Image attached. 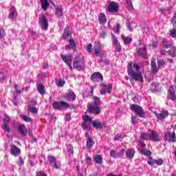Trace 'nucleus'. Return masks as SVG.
I'll use <instances>...</instances> for the list:
<instances>
[{"mask_svg":"<svg viewBox=\"0 0 176 176\" xmlns=\"http://www.w3.org/2000/svg\"><path fill=\"white\" fill-rule=\"evenodd\" d=\"M101 104V101L100 100V98L94 96V102L93 104H88V112L89 113H94L95 115H100L101 113V109L99 106Z\"/></svg>","mask_w":176,"mask_h":176,"instance_id":"f257e3e1","label":"nucleus"},{"mask_svg":"<svg viewBox=\"0 0 176 176\" xmlns=\"http://www.w3.org/2000/svg\"><path fill=\"white\" fill-rule=\"evenodd\" d=\"M127 71L129 76L134 79L136 82H144V77L142 73L133 69V64L129 63L127 66Z\"/></svg>","mask_w":176,"mask_h":176,"instance_id":"f03ea898","label":"nucleus"},{"mask_svg":"<svg viewBox=\"0 0 176 176\" xmlns=\"http://www.w3.org/2000/svg\"><path fill=\"white\" fill-rule=\"evenodd\" d=\"M164 140L165 141H170V142H175V131L174 129H168L164 133Z\"/></svg>","mask_w":176,"mask_h":176,"instance_id":"7ed1b4c3","label":"nucleus"},{"mask_svg":"<svg viewBox=\"0 0 176 176\" xmlns=\"http://www.w3.org/2000/svg\"><path fill=\"white\" fill-rule=\"evenodd\" d=\"M130 109L132 110L133 112H135L140 118H145V111L144 109H142V107L137 104H131Z\"/></svg>","mask_w":176,"mask_h":176,"instance_id":"20e7f679","label":"nucleus"},{"mask_svg":"<svg viewBox=\"0 0 176 176\" xmlns=\"http://www.w3.org/2000/svg\"><path fill=\"white\" fill-rule=\"evenodd\" d=\"M93 122V118L87 115L83 116V122L82 123V126L84 130H91V123Z\"/></svg>","mask_w":176,"mask_h":176,"instance_id":"39448f33","label":"nucleus"},{"mask_svg":"<svg viewBox=\"0 0 176 176\" xmlns=\"http://www.w3.org/2000/svg\"><path fill=\"white\" fill-rule=\"evenodd\" d=\"M38 20L41 28L44 30V31H47V28H49V21H47L45 14H43L40 15Z\"/></svg>","mask_w":176,"mask_h":176,"instance_id":"423d86ee","label":"nucleus"},{"mask_svg":"<svg viewBox=\"0 0 176 176\" xmlns=\"http://www.w3.org/2000/svg\"><path fill=\"white\" fill-rule=\"evenodd\" d=\"M166 48H161L162 56H171L172 57H175L176 56V49L174 47H169L168 50H166Z\"/></svg>","mask_w":176,"mask_h":176,"instance_id":"0eeeda50","label":"nucleus"},{"mask_svg":"<svg viewBox=\"0 0 176 176\" xmlns=\"http://www.w3.org/2000/svg\"><path fill=\"white\" fill-rule=\"evenodd\" d=\"M104 47V45L101 44L99 41H97L94 46V54H96L98 57H102L104 56V53L101 52V49Z\"/></svg>","mask_w":176,"mask_h":176,"instance_id":"6e6552de","label":"nucleus"},{"mask_svg":"<svg viewBox=\"0 0 176 176\" xmlns=\"http://www.w3.org/2000/svg\"><path fill=\"white\" fill-rule=\"evenodd\" d=\"M52 107L54 109L58 111H61L63 108H69V104L68 102L64 101L54 102L52 104Z\"/></svg>","mask_w":176,"mask_h":176,"instance_id":"1a4fd4ad","label":"nucleus"},{"mask_svg":"<svg viewBox=\"0 0 176 176\" xmlns=\"http://www.w3.org/2000/svg\"><path fill=\"white\" fill-rule=\"evenodd\" d=\"M111 38L113 40V46L115 47L116 52L120 53L122 52V45H120V43L118 41V37L114 34H111Z\"/></svg>","mask_w":176,"mask_h":176,"instance_id":"9d476101","label":"nucleus"},{"mask_svg":"<svg viewBox=\"0 0 176 176\" xmlns=\"http://www.w3.org/2000/svg\"><path fill=\"white\" fill-rule=\"evenodd\" d=\"M101 89L100 91V94L102 95H105L107 93L110 94L111 91H112V85L109 84V85H105V84H102L100 85Z\"/></svg>","mask_w":176,"mask_h":176,"instance_id":"9b49d317","label":"nucleus"},{"mask_svg":"<svg viewBox=\"0 0 176 176\" xmlns=\"http://www.w3.org/2000/svg\"><path fill=\"white\" fill-rule=\"evenodd\" d=\"M74 68L77 69V71H83V65H82V60L79 56H76L74 63H73Z\"/></svg>","mask_w":176,"mask_h":176,"instance_id":"f8f14e48","label":"nucleus"},{"mask_svg":"<svg viewBox=\"0 0 176 176\" xmlns=\"http://www.w3.org/2000/svg\"><path fill=\"white\" fill-rule=\"evenodd\" d=\"M154 114L158 120H164L169 115L168 111L164 109H162L159 113L154 112Z\"/></svg>","mask_w":176,"mask_h":176,"instance_id":"ddd939ff","label":"nucleus"},{"mask_svg":"<svg viewBox=\"0 0 176 176\" xmlns=\"http://www.w3.org/2000/svg\"><path fill=\"white\" fill-rule=\"evenodd\" d=\"M91 80H92V82H94L95 83L97 82H101L104 80V77L102 76V74H101V73L95 72L91 75Z\"/></svg>","mask_w":176,"mask_h":176,"instance_id":"4468645a","label":"nucleus"},{"mask_svg":"<svg viewBox=\"0 0 176 176\" xmlns=\"http://www.w3.org/2000/svg\"><path fill=\"white\" fill-rule=\"evenodd\" d=\"M48 162L53 166L54 168H60V162H58L57 160L53 155H49L47 157Z\"/></svg>","mask_w":176,"mask_h":176,"instance_id":"2eb2a0df","label":"nucleus"},{"mask_svg":"<svg viewBox=\"0 0 176 176\" xmlns=\"http://www.w3.org/2000/svg\"><path fill=\"white\" fill-rule=\"evenodd\" d=\"M138 54L142 57V58H146L148 57V51L146 50V46H144L142 48H139L137 51Z\"/></svg>","mask_w":176,"mask_h":176,"instance_id":"dca6fc26","label":"nucleus"},{"mask_svg":"<svg viewBox=\"0 0 176 176\" xmlns=\"http://www.w3.org/2000/svg\"><path fill=\"white\" fill-rule=\"evenodd\" d=\"M63 98H65L67 101H75V100H76V95L74 91H69L63 95Z\"/></svg>","mask_w":176,"mask_h":176,"instance_id":"f3484780","label":"nucleus"},{"mask_svg":"<svg viewBox=\"0 0 176 176\" xmlns=\"http://www.w3.org/2000/svg\"><path fill=\"white\" fill-rule=\"evenodd\" d=\"M150 140L153 141L154 142H159L160 141V136H159V133L155 131H151L150 134Z\"/></svg>","mask_w":176,"mask_h":176,"instance_id":"a211bd4d","label":"nucleus"},{"mask_svg":"<svg viewBox=\"0 0 176 176\" xmlns=\"http://www.w3.org/2000/svg\"><path fill=\"white\" fill-rule=\"evenodd\" d=\"M10 153L13 156H19L21 153V150L16 145L13 144L11 146Z\"/></svg>","mask_w":176,"mask_h":176,"instance_id":"6ab92c4d","label":"nucleus"},{"mask_svg":"<svg viewBox=\"0 0 176 176\" xmlns=\"http://www.w3.org/2000/svg\"><path fill=\"white\" fill-rule=\"evenodd\" d=\"M76 47V42L72 38H69V45H65V50H74Z\"/></svg>","mask_w":176,"mask_h":176,"instance_id":"aec40b11","label":"nucleus"},{"mask_svg":"<svg viewBox=\"0 0 176 176\" xmlns=\"http://www.w3.org/2000/svg\"><path fill=\"white\" fill-rule=\"evenodd\" d=\"M60 57L63 60V61H64V63H65L67 65L70 64L71 63H72V60H74V57L72 56V54H69V55H60Z\"/></svg>","mask_w":176,"mask_h":176,"instance_id":"412c9836","label":"nucleus"},{"mask_svg":"<svg viewBox=\"0 0 176 176\" xmlns=\"http://www.w3.org/2000/svg\"><path fill=\"white\" fill-rule=\"evenodd\" d=\"M169 95L168 96V98L172 100V101H176V96H175V91L174 90V87L170 86L168 89Z\"/></svg>","mask_w":176,"mask_h":176,"instance_id":"4be33fe9","label":"nucleus"},{"mask_svg":"<svg viewBox=\"0 0 176 176\" xmlns=\"http://www.w3.org/2000/svg\"><path fill=\"white\" fill-rule=\"evenodd\" d=\"M134 155H135V150H134V148H131L126 150V156L129 160H131V159L134 157Z\"/></svg>","mask_w":176,"mask_h":176,"instance_id":"5701e85b","label":"nucleus"},{"mask_svg":"<svg viewBox=\"0 0 176 176\" xmlns=\"http://www.w3.org/2000/svg\"><path fill=\"white\" fill-rule=\"evenodd\" d=\"M118 9H119V6H118V3L115 2H111L109 6L108 12H118Z\"/></svg>","mask_w":176,"mask_h":176,"instance_id":"b1692460","label":"nucleus"},{"mask_svg":"<svg viewBox=\"0 0 176 176\" xmlns=\"http://www.w3.org/2000/svg\"><path fill=\"white\" fill-rule=\"evenodd\" d=\"M121 38L124 42V44L126 45V46H129L131 44V42H133V38L131 37L126 36L124 34L121 35Z\"/></svg>","mask_w":176,"mask_h":176,"instance_id":"393cba45","label":"nucleus"},{"mask_svg":"<svg viewBox=\"0 0 176 176\" xmlns=\"http://www.w3.org/2000/svg\"><path fill=\"white\" fill-rule=\"evenodd\" d=\"M18 131L20 133V134L22 135V137H25L26 135V131H27V127L24 124H19L18 126Z\"/></svg>","mask_w":176,"mask_h":176,"instance_id":"a878e982","label":"nucleus"},{"mask_svg":"<svg viewBox=\"0 0 176 176\" xmlns=\"http://www.w3.org/2000/svg\"><path fill=\"white\" fill-rule=\"evenodd\" d=\"M72 35V32H71V30H69V27H67L65 28L64 30V32H63V39L65 41H67V39H68V38H69V36H71Z\"/></svg>","mask_w":176,"mask_h":176,"instance_id":"bb28decb","label":"nucleus"},{"mask_svg":"<svg viewBox=\"0 0 176 176\" xmlns=\"http://www.w3.org/2000/svg\"><path fill=\"white\" fill-rule=\"evenodd\" d=\"M98 21L99 24H101L102 25H104L105 23H107V16H105V14L100 13L98 16Z\"/></svg>","mask_w":176,"mask_h":176,"instance_id":"cd10ccee","label":"nucleus"},{"mask_svg":"<svg viewBox=\"0 0 176 176\" xmlns=\"http://www.w3.org/2000/svg\"><path fill=\"white\" fill-rule=\"evenodd\" d=\"M151 71L153 74L157 73V65H156V62L153 58L151 59Z\"/></svg>","mask_w":176,"mask_h":176,"instance_id":"c85d7f7f","label":"nucleus"},{"mask_svg":"<svg viewBox=\"0 0 176 176\" xmlns=\"http://www.w3.org/2000/svg\"><path fill=\"white\" fill-rule=\"evenodd\" d=\"M91 124L93 127H94V129H97V130L102 129V124L98 120L92 121Z\"/></svg>","mask_w":176,"mask_h":176,"instance_id":"c756f323","label":"nucleus"},{"mask_svg":"<svg viewBox=\"0 0 176 176\" xmlns=\"http://www.w3.org/2000/svg\"><path fill=\"white\" fill-rule=\"evenodd\" d=\"M162 47H164V49H170V47H174V44L167 43V39L163 38V40H162Z\"/></svg>","mask_w":176,"mask_h":176,"instance_id":"7c9ffc66","label":"nucleus"},{"mask_svg":"<svg viewBox=\"0 0 176 176\" xmlns=\"http://www.w3.org/2000/svg\"><path fill=\"white\" fill-rule=\"evenodd\" d=\"M94 144H96V142H94V141H93V139H91V138H87V144H86L87 149H91V148H93V146L94 145Z\"/></svg>","mask_w":176,"mask_h":176,"instance_id":"2f4dec72","label":"nucleus"},{"mask_svg":"<svg viewBox=\"0 0 176 176\" xmlns=\"http://www.w3.org/2000/svg\"><path fill=\"white\" fill-rule=\"evenodd\" d=\"M37 90L38 93L41 94V96H44L45 93H46V89H45V86L42 84H39L37 86Z\"/></svg>","mask_w":176,"mask_h":176,"instance_id":"473e14b6","label":"nucleus"},{"mask_svg":"<svg viewBox=\"0 0 176 176\" xmlns=\"http://www.w3.org/2000/svg\"><path fill=\"white\" fill-rule=\"evenodd\" d=\"M41 8L43 10H47V8H49V2L47 0H41Z\"/></svg>","mask_w":176,"mask_h":176,"instance_id":"72a5a7b5","label":"nucleus"},{"mask_svg":"<svg viewBox=\"0 0 176 176\" xmlns=\"http://www.w3.org/2000/svg\"><path fill=\"white\" fill-rule=\"evenodd\" d=\"M55 14L57 17H61L63 16V8L60 7L56 8Z\"/></svg>","mask_w":176,"mask_h":176,"instance_id":"f704fd0d","label":"nucleus"},{"mask_svg":"<svg viewBox=\"0 0 176 176\" xmlns=\"http://www.w3.org/2000/svg\"><path fill=\"white\" fill-rule=\"evenodd\" d=\"M123 138H124V134L123 133H118L115 135L114 141H123Z\"/></svg>","mask_w":176,"mask_h":176,"instance_id":"c9c22d12","label":"nucleus"},{"mask_svg":"<svg viewBox=\"0 0 176 176\" xmlns=\"http://www.w3.org/2000/svg\"><path fill=\"white\" fill-rule=\"evenodd\" d=\"M16 8L13 6H12L10 9V14H9V18L10 19H13L14 16L16 15Z\"/></svg>","mask_w":176,"mask_h":176,"instance_id":"e433bc0d","label":"nucleus"},{"mask_svg":"<svg viewBox=\"0 0 176 176\" xmlns=\"http://www.w3.org/2000/svg\"><path fill=\"white\" fill-rule=\"evenodd\" d=\"M67 148L68 150V155L69 156H72L74 155V147L71 144H67Z\"/></svg>","mask_w":176,"mask_h":176,"instance_id":"4c0bfd02","label":"nucleus"},{"mask_svg":"<svg viewBox=\"0 0 176 176\" xmlns=\"http://www.w3.org/2000/svg\"><path fill=\"white\" fill-rule=\"evenodd\" d=\"M95 162L97 164H102V157L101 155L95 156Z\"/></svg>","mask_w":176,"mask_h":176,"instance_id":"58836bf2","label":"nucleus"},{"mask_svg":"<svg viewBox=\"0 0 176 176\" xmlns=\"http://www.w3.org/2000/svg\"><path fill=\"white\" fill-rule=\"evenodd\" d=\"M20 117L23 120H24V122H32V118L27 116L21 115Z\"/></svg>","mask_w":176,"mask_h":176,"instance_id":"ea45409f","label":"nucleus"},{"mask_svg":"<svg viewBox=\"0 0 176 176\" xmlns=\"http://www.w3.org/2000/svg\"><path fill=\"white\" fill-rule=\"evenodd\" d=\"M140 140H150V134L141 133Z\"/></svg>","mask_w":176,"mask_h":176,"instance_id":"a19ab883","label":"nucleus"},{"mask_svg":"<svg viewBox=\"0 0 176 176\" xmlns=\"http://www.w3.org/2000/svg\"><path fill=\"white\" fill-rule=\"evenodd\" d=\"M56 85L59 87H63V86H64V85H65V81H64V80H58L56 81Z\"/></svg>","mask_w":176,"mask_h":176,"instance_id":"79ce46f5","label":"nucleus"},{"mask_svg":"<svg viewBox=\"0 0 176 176\" xmlns=\"http://www.w3.org/2000/svg\"><path fill=\"white\" fill-rule=\"evenodd\" d=\"M6 36V33H5V30L0 28V39H3Z\"/></svg>","mask_w":176,"mask_h":176,"instance_id":"37998d69","label":"nucleus"},{"mask_svg":"<svg viewBox=\"0 0 176 176\" xmlns=\"http://www.w3.org/2000/svg\"><path fill=\"white\" fill-rule=\"evenodd\" d=\"M126 8L129 10H131L133 9V3L130 0H126Z\"/></svg>","mask_w":176,"mask_h":176,"instance_id":"c03bdc74","label":"nucleus"},{"mask_svg":"<svg viewBox=\"0 0 176 176\" xmlns=\"http://www.w3.org/2000/svg\"><path fill=\"white\" fill-rule=\"evenodd\" d=\"M29 111L32 112V113H38V109L34 107H29Z\"/></svg>","mask_w":176,"mask_h":176,"instance_id":"a18cd8bd","label":"nucleus"},{"mask_svg":"<svg viewBox=\"0 0 176 176\" xmlns=\"http://www.w3.org/2000/svg\"><path fill=\"white\" fill-rule=\"evenodd\" d=\"M170 36L171 38H176V30L173 29L170 30Z\"/></svg>","mask_w":176,"mask_h":176,"instance_id":"49530a36","label":"nucleus"},{"mask_svg":"<svg viewBox=\"0 0 176 176\" xmlns=\"http://www.w3.org/2000/svg\"><path fill=\"white\" fill-rule=\"evenodd\" d=\"M3 130L6 131L7 133H9L10 131V128L9 127V126H8V124H3Z\"/></svg>","mask_w":176,"mask_h":176,"instance_id":"de8ad7c7","label":"nucleus"},{"mask_svg":"<svg viewBox=\"0 0 176 176\" xmlns=\"http://www.w3.org/2000/svg\"><path fill=\"white\" fill-rule=\"evenodd\" d=\"M87 50L89 53H91L93 52V45H91V43L87 45Z\"/></svg>","mask_w":176,"mask_h":176,"instance_id":"09e8293b","label":"nucleus"},{"mask_svg":"<svg viewBox=\"0 0 176 176\" xmlns=\"http://www.w3.org/2000/svg\"><path fill=\"white\" fill-rule=\"evenodd\" d=\"M110 156H111V157H118V153H116V151H115V150H112L110 152Z\"/></svg>","mask_w":176,"mask_h":176,"instance_id":"8fccbe9b","label":"nucleus"},{"mask_svg":"<svg viewBox=\"0 0 176 176\" xmlns=\"http://www.w3.org/2000/svg\"><path fill=\"white\" fill-rule=\"evenodd\" d=\"M157 65H158V68H162V67H163V65H164V60H158Z\"/></svg>","mask_w":176,"mask_h":176,"instance_id":"3c124183","label":"nucleus"},{"mask_svg":"<svg viewBox=\"0 0 176 176\" xmlns=\"http://www.w3.org/2000/svg\"><path fill=\"white\" fill-rule=\"evenodd\" d=\"M171 22L173 23L174 27L176 25V12L174 13V16L171 19Z\"/></svg>","mask_w":176,"mask_h":176,"instance_id":"603ef678","label":"nucleus"},{"mask_svg":"<svg viewBox=\"0 0 176 176\" xmlns=\"http://www.w3.org/2000/svg\"><path fill=\"white\" fill-rule=\"evenodd\" d=\"M147 163L150 166H153L154 164H155V160L150 158L149 160L147 162Z\"/></svg>","mask_w":176,"mask_h":176,"instance_id":"864d4df0","label":"nucleus"},{"mask_svg":"<svg viewBox=\"0 0 176 176\" xmlns=\"http://www.w3.org/2000/svg\"><path fill=\"white\" fill-rule=\"evenodd\" d=\"M155 164H157V166H162V164H163V160H155Z\"/></svg>","mask_w":176,"mask_h":176,"instance_id":"5fc2aeb1","label":"nucleus"},{"mask_svg":"<svg viewBox=\"0 0 176 176\" xmlns=\"http://www.w3.org/2000/svg\"><path fill=\"white\" fill-rule=\"evenodd\" d=\"M124 153V150H121L118 153H117V157H122L123 156V154Z\"/></svg>","mask_w":176,"mask_h":176,"instance_id":"6e6d98bb","label":"nucleus"},{"mask_svg":"<svg viewBox=\"0 0 176 176\" xmlns=\"http://www.w3.org/2000/svg\"><path fill=\"white\" fill-rule=\"evenodd\" d=\"M126 27L129 31H133V27H131V24L129 21L126 22Z\"/></svg>","mask_w":176,"mask_h":176,"instance_id":"4d7b16f0","label":"nucleus"},{"mask_svg":"<svg viewBox=\"0 0 176 176\" xmlns=\"http://www.w3.org/2000/svg\"><path fill=\"white\" fill-rule=\"evenodd\" d=\"M143 155L145 156H151V151L148 150L143 151Z\"/></svg>","mask_w":176,"mask_h":176,"instance_id":"13d9d810","label":"nucleus"},{"mask_svg":"<svg viewBox=\"0 0 176 176\" xmlns=\"http://www.w3.org/2000/svg\"><path fill=\"white\" fill-rule=\"evenodd\" d=\"M36 176H47L45 173L39 171L37 173Z\"/></svg>","mask_w":176,"mask_h":176,"instance_id":"bf43d9fd","label":"nucleus"},{"mask_svg":"<svg viewBox=\"0 0 176 176\" xmlns=\"http://www.w3.org/2000/svg\"><path fill=\"white\" fill-rule=\"evenodd\" d=\"M133 67L136 71H138V69H140V65H138V64H137V63H134L133 65Z\"/></svg>","mask_w":176,"mask_h":176,"instance_id":"052dcab7","label":"nucleus"},{"mask_svg":"<svg viewBox=\"0 0 176 176\" xmlns=\"http://www.w3.org/2000/svg\"><path fill=\"white\" fill-rule=\"evenodd\" d=\"M70 119H71V114L69 113H66L65 120H70Z\"/></svg>","mask_w":176,"mask_h":176,"instance_id":"680f3d73","label":"nucleus"},{"mask_svg":"<svg viewBox=\"0 0 176 176\" xmlns=\"http://www.w3.org/2000/svg\"><path fill=\"white\" fill-rule=\"evenodd\" d=\"M131 122L133 124H135V123H137V118L134 116L131 117Z\"/></svg>","mask_w":176,"mask_h":176,"instance_id":"e2e57ef3","label":"nucleus"},{"mask_svg":"<svg viewBox=\"0 0 176 176\" xmlns=\"http://www.w3.org/2000/svg\"><path fill=\"white\" fill-rule=\"evenodd\" d=\"M10 122V118H7L6 120H3V124H7Z\"/></svg>","mask_w":176,"mask_h":176,"instance_id":"0e129e2a","label":"nucleus"},{"mask_svg":"<svg viewBox=\"0 0 176 176\" xmlns=\"http://www.w3.org/2000/svg\"><path fill=\"white\" fill-rule=\"evenodd\" d=\"M100 38H105L107 36V34L105 32H101L100 34Z\"/></svg>","mask_w":176,"mask_h":176,"instance_id":"69168bd1","label":"nucleus"},{"mask_svg":"<svg viewBox=\"0 0 176 176\" xmlns=\"http://www.w3.org/2000/svg\"><path fill=\"white\" fill-rule=\"evenodd\" d=\"M17 87H18L17 85H14V89H15L16 93H19V94L21 93V90H19V89H17Z\"/></svg>","mask_w":176,"mask_h":176,"instance_id":"338daca9","label":"nucleus"},{"mask_svg":"<svg viewBox=\"0 0 176 176\" xmlns=\"http://www.w3.org/2000/svg\"><path fill=\"white\" fill-rule=\"evenodd\" d=\"M107 176H122V175H116L113 174V173H109V174L107 175Z\"/></svg>","mask_w":176,"mask_h":176,"instance_id":"774afa93","label":"nucleus"}]
</instances>
